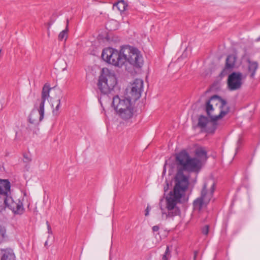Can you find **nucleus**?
<instances>
[{
    "label": "nucleus",
    "instance_id": "obj_29",
    "mask_svg": "<svg viewBox=\"0 0 260 260\" xmlns=\"http://www.w3.org/2000/svg\"><path fill=\"white\" fill-rule=\"evenodd\" d=\"M38 131V128H35V129H34V132L35 133H37Z\"/></svg>",
    "mask_w": 260,
    "mask_h": 260
},
{
    "label": "nucleus",
    "instance_id": "obj_1",
    "mask_svg": "<svg viewBox=\"0 0 260 260\" xmlns=\"http://www.w3.org/2000/svg\"><path fill=\"white\" fill-rule=\"evenodd\" d=\"M195 155L196 157H190L185 151L176 154L177 172L175 178V184L173 191H170L166 198L167 211L159 204L162 219L172 218L180 214L177 204L182 202L189 184L188 178L183 174V171L198 173L201 169L203 162L207 159V152L203 147L196 150Z\"/></svg>",
    "mask_w": 260,
    "mask_h": 260
},
{
    "label": "nucleus",
    "instance_id": "obj_22",
    "mask_svg": "<svg viewBox=\"0 0 260 260\" xmlns=\"http://www.w3.org/2000/svg\"><path fill=\"white\" fill-rule=\"evenodd\" d=\"M31 159L30 156L27 154H24L23 155V161L25 163H28L31 161Z\"/></svg>",
    "mask_w": 260,
    "mask_h": 260
},
{
    "label": "nucleus",
    "instance_id": "obj_4",
    "mask_svg": "<svg viewBox=\"0 0 260 260\" xmlns=\"http://www.w3.org/2000/svg\"><path fill=\"white\" fill-rule=\"evenodd\" d=\"M117 82L115 72L108 68H103L99 77L98 88L102 94H108L114 89Z\"/></svg>",
    "mask_w": 260,
    "mask_h": 260
},
{
    "label": "nucleus",
    "instance_id": "obj_8",
    "mask_svg": "<svg viewBox=\"0 0 260 260\" xmlns=\"http://www.w3.org/2000/svg\"><path fill=\"white\" fill-rule=\"evenodd\" d=\"M102 57L107 62L117 67H122L123 65V55L121 49L119 51L112 48H107L103 50Z\"/></svg>",
    "mask_w": 260,
    "mask_h": 260
},
{
    "label": "nucleus",
    "instance_id": "obj_30",
    "mask_svg": "<svg viewBox=\"0 0 260 260\" xmlns=\"http://www.w3.org/2000/svg\"><path fill=\"white\" fill-rule=\"evenodd\" d=\"M256 41H260V36L258 38H257Z\"/></svg>",
    "mask_w": 260,
    "mask_h": 260
},
{
    "label": "nucleus",
    "instance_id": "obj_5",
    "mask_svg": "<svg viewBox=\"0 0 260 260\" xmlns=\"http://www.w3.org/2000/svg\"><path fill=\"white\" fill-rule=\"evenodd\" d=\"M215 183L212 179L207 180L201 190V196L196 199L193 203L196 210H201L210 202L214 191Z\"/></svg>",
    "mask_w": 260,
    "mask_h": 260
},
{
    "label": "nucleus",
    "instance_id": "obj_15",
    "mask_svg": "<svg viewBox=\"0 0 260 260\" xmlns=\"http://www.w3.org/2000/svg\"><path fill=\"white\" fill-rule=\"evenodd\" d=\"M0 260H15V255L11 248L0 249Z\"/></svg>",
    "mask_w": 260,
    "mask_h": 260
},
{
    "label": "nucleus",
    "instance_id": "obj_6",
    "mask_svg": "<svg viewBox=\"0 0 260 260\" xmlns=\"http://www.w3.org/2000/svg\"><path fill=\"white\" fill-rule=\"evenodd\" d=\"M51 89L47 84H45L43 86L41 93V99L39 108L38 109L39 116L37 111H32L31 112L29 116V121L30 123L29 127L30 129H31L33 126H37L39 122L43 119L44 115V104L49 97V92Z\"/></svg>",
    "mask_w": 260,
    "mask_h": 260
},
{
    "label": "nucleus",
    "instance_id": "obj_14",
    "mask_svg": "<svg viewBox=\"0 0 260 260\" xmlns=\"http://www.w3.org/2000/svg\"><path fill=\"white\" fill-rule=\"evenodd\" d=\"M10 183L7 180H0V196L2 198L9 196L10 193Z\"/></svg>",
    "mask_w": 260,
    "mask_h": 260
},
{
    "label": "nucleus",
    "instance_id": "obj_24",
    "mask_svg": "<svg viewBox=\"0 0 260 260\" xmlns=\"http://www.w3.org/2000/svg\"><path fill=\"white\" fill-rule=\"evenodd\" d=\"M46 224H47V225L48 233L49 234H52V231H51V226L49 224V223H48V221L46 222Z\"/></svg>",
    "mask_w": 260,
    "mask_h": 260
},
{
    "label": "nucleus",
    "instance_id": "obj_7",
    "mask_svg": "<svg viewBox=\"0 0 260 260\" xmlns=\"http://www.w3.org/2000/svg\"><path fill=\"white\" fill-rule=\"evenodd\" d=\"M121 53L123 55V64L128 62L136 68H141L143 64V58L140 51L136 48L129 46L121 48Z\"/></svg>",
    "mask_w": 260,
    "mask_h": 260
},
{
    "label": "nucleus",
    "instance_id": "obj_9",
    "mask_svg": "<svg viewBox=\"0 0 260 260\" xmlns=\"http://www.w3.org/2000/svg\"><path fill=\"white\" fill-rule=\"evenodd\" d=\"M143 88V81L140 79H135L126 88L127 96L135 102L141 97Z\"/></svg>",
    "mask_w": 260,
    "mask_h": 260
},
{
    "label": "nucleus",
    "instance_id": "obj_2",
    "mask_svg": "<svg viewBox=\"0 0 260 260\" xmlns=\"http://www.w3.org/2000/svg\"><path fill=\"white\" fill-rule=\"evenodd\" d=\"M206 111L213 120L222 118L229 112V107L226 101L215 95L206 103Z\"/></svg>",
    "mask_w": 260,
    "mask_h": 260
},
{
    "label": "nucleus",
    "instance_id": "obj_21",
    "mask_svg": "<svg viewBox=\"0 0 260 260\" xmlns=\"http://www.w3.org/2000/svg\"><path fill=\"white\" fill-rule=\"evenodd\" d=\"M6 236V229L4 227L0 225V242H2Z\"/></svg>",
    "mask_w": 260,
    "mask_h": 260
},
{
    "label": "nucleus",
    "instance_id": "obj_31",
    "mask_svg": "<svg viewBox=\"0 0 260 260\" xmlns=\"http://www.w3.org/2000/svg\"><path fill=\"white\" fill-rule=\"evenodd\" d=\"M47 244V241L45 242V245H46Z\"/></svg>",
    "mask_w": 260,
    "mask_h": 260
},
{
    "label": "nucleus",
    "instance_id": "obj_17",
    "mask_svg": "<svg viewBox=\"0 0 260 260\" xmlns=\"http://www.w3.org/2000/svg\"><path fill=\"white\" fill-rule=\"evenodd\" d=\"M127 5L124 1L121 0L115 4L113 6V8H117V10L120 12H123L125 10V8Z\"/></svg>",
    "mask_w": 260,
    "mask_h": 260
},
{
    "label": "nucleus",
    "instance_id": "obj_23",
    "mask_svg": "<svg viewBox=\"0 0 260 260\" xmlns=\"http://www.w3.org/2000/svg\"><path fill=\"white\" fill-rule=\"evenodd\" d=\"M209 226L208 225H206L202 229V232L204 235H207L209 233Z\"/></svg>",
    "mask_w": 260,
    "mask_h": 260
},
{
    "label": "nucleus",
    "instance_id": "obj_27",
    "mask_svg": "<svg viewBox=\"0 0 260 260\" xmlns=\"http://www.w3.org/2000/svg\"><path fill=\"white\" fill-rule=\"evenodd\" d=\"M149 212V208H148V207H147V209H146V211H145V216H148V215Z\"/></svg>",
    "mask_w": 260,
    "mask_h": 260
},
{
    "label": "nucleus",
    "instance_id": "obj_11",
    "mask_svg": "<svg viewBox=\"0 0 260 260\" xmlns=\"http://www.w3.org/2000/svg\"><path fill=\"white\" fill-rule=\"evenodd\" d=\"M215 121L211 118L209 119L207 117L201 115L199 117L198 126L201 128L202 131L212 133L216 128V124Z\"/></svg>",
    "mask_w": 260,
    "mask_h": 260
},
{
    "label": "nucleus",
    "instance_id": "obj_18",
    "mask_svg": "<svg viewBox=\"0 0 260 260\" xmlns=\"http://www.w3.org/2000/svg\"><path fill=\"white\" fill-rule=\"evenodd\" d=\"M69 21L67 20V24H68ZM68 25H67V28L66 29L61 31L59 35H58V40L59 41H62L63 40H66L68 37L67 32H68Z\"/></svg>",
    "mask_w": 260,
    "mask_h": 260
},
{
    "label": "nucleus",
    "instance_id": "obj_13",
    "mask_svg": "<svg viewBox=\"0 0 260 260\" xmlns=\"http://www.w3.org/2000/svg\"><path fill=\"white\" fill-rule=\"evenodd\" d=\"M237 59V56L235 54L228 55L226 58L225 65L223 72L225 73L233 70L235 67Z\"/></svg>",
    "mask_w": 260,
    "mask_h": 260
},
{
    "label": "nucleus",
    "instance_id": "obj_28",
    "mask_svg": "<svg viewBox=\"0 0 260 260\" xmlns=\"http://www.w3.org/2000/svg\"><path fill=\"white\" fill-rule=\"evenodd\" d=\"M198 251H194V256H193L194 260H195V259H196V257H197V255H198Z\"/></svg>",
    "mask_w": 260,
    "mask_h": 260
},
{
    "label": "nucleus",
    "instance_id": "obj_12",
    "mask_svg": "<svg viewBox=\"0 0 260 260\" xmlns=\"http://www.w3.org/2000/svg\"><path fill=\"white\" fill-rule=\"evenodd\" d=\"M3 204L10 209L13 212L17 214H22L23 211L22 203L19 200L14 201L11 196L5 197L4 198Z\"/></svg>",
    "mask_w": 260,
    "mask_h": 260
},
{
    "label": "nucleus",
    "instance_id": "obj_19",
    "mask_svg": "<svg viewBox=\"0 0 260 260\" xmlns=\"http://www.w3.org/2000/svg\"><path fill=\"white\" fill-rule=\"evenodd\" d=\"M171 256V251L169 249V247L168 246L166 248L165 253L162 255V260H169Z\"/></svg>",
    "mask_w": 260,
    "mask_h": 260
},
{
    "label": "nucleus",
    "instance_id": "obj_20",
    "mask_svg": "<svg viewBox=\"0 0 260 260\" xmlns=\"http://www.w3.org/2000/svg\"><path fill=\"white\" fill-rule=\"evenodd\" d=\"M57 104L56 106L55 107V109H54L52 111L53 114L54 115H56V116H57L59 113V109L60 107V100L58 99L57 101Z\"/></svg>",
    "mask_w": 260,
    "mask_h": 260
},
{
    "label": "nucleus",
    "instance_id": "obj_10",
    "mask_svg": "<svg viewBox=\"0 0 260 260\" xmlns=\"http://www.w3.org/2000/svg\"><path fill=\"white\" fill-rule=\"evenodd\" d=\"M242 74L240 72H233L230 74L228 78V86L230 90L234 91L239 89L242 84L243 78Z\"/></svg>",
    "mask_w": 260,
    "mask_h": 260
},
{
    "label": "nucleus",
    "instance_id": "obj_25",
    "mask_svg": "<svg viewBox=\"0 0 260 260\" xmlns=\"http://www.w3.org/2000/svg\"><path fill=\"white\" fill-rule=\"evenodd\" d=\"M159 229V228L157 225L153 226V228H152V230H153V232H157V231H158Z\"/></svg>",
    "mask_w": 260,
    "mask_h": 260
},
{
    "label": "nucleus",
    "instance_id": "obj_26",
    "mask_svg": "<svg viewBox=\"0 0 260 260\" xmlns=\"http://www.w3.org/2000/svg\"><path fill=\"white\" fill-rule=\"evenodd\" d=\"M3 201H4V198H2L1 196H0V207H2L3 205Z\"/></svg>",
    "mask_w": 260,
    "mask_h": 260
},
{
    "label": "nucleus",
    "instance_id": "obj_16",
    "mask_svg": "<svg viewBox=\"0 0 260 260\" xmlns=\"http://www.w3.org/2000/svg\"><path fill=\"white\" fill-rule=\"evenodd\" d=\"M248 62V69L250 73V77L253 78L255 74V72L258 68V64L256 61H251L249 59L247 60Z\"/></svg>",
    "mask_w": 260,
    "mask_h": 260
},
{
    "label": "nucleus",
    "instance_id": "obj_3",
    "mask_svg": "<svg viewBox=\"0 0 260 260\" xmlns=\"http://www.w3.org/2000/svg\"><path fill=\"white\" fill-rule=\"evenodd\" d=\"M129 97L116 95L113 98L112 107L122 119L127 120L134 115V104Z\"/></svg>",
    "mask_w": 260,
    "mask_h": 260
}]
</instances>
